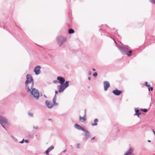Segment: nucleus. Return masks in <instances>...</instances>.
<instances>
[{
  "label": "nucleus",
  "mask_w": 155,
  "mask_h": 155,
  "mask_svg": "<svg viewBox=\"0 0 155 155\" xmlns=\"http://www.w3.org/2000/svg\"><path fill=\"white\" fill-rule=\"evenodd\" d=\"M26 78L25 84L27 92L30 93L34 97L38 99L39 96V93L37 90L33 88L34 81L32 76L28 74L27 75Z\"/></svg>",
  "instance_id": "nucleus-1"
},
{
  "label": "nucleus",
  "mask_w": 155,
  "mask_h": 155,
  "mask_svg": "<svg viewBox=\"0 0 155 155\" xmlns=\"http://www.w3.org/2000/svg\"><path fill=\"white\" fill-rule=\"evenodd\" d=\"M69 85V82L68 81H66L65 83L63 84H61L60 85H58V91L59 92H61Z\"/></svg>",
  "instance_id": "nucleus-2"
},
{
  "label": "nucleus",
  "mask_w": 155,
  "mask_h": 155,
  "mask_svg": "<svg viewBox=\"0 0 155 155\" xmlns=\"http://www.w3.org/2000/svg\"><path fill=\"white\" fill-rule=\"evenodd\" d=\"M67 38L65 37L60 36L57 38V41L59 45L61 46L67 40Z\"/></svg>",
  "instance_id": "nucleus-3"
},
{
  "label": "nucleus",
  "mask_w": 155,
  "mask_h": 155,
  "mask_svg": "<svg viewBox=\"0 0 155 155\" xmlns=\"http://www.w3.org/2000/svg\"><path fill=\"white\" fill-rule=\"evenodd\" d=\"M0 123L2 126L5 128V127L3 125V123H5L6 124H8L7 120L5 117L0 116Z\"/></svg>",
  "instance_id": "nucleus-4"
},
{
  "label": "nucleus",
  "mask_w": 155,
  "mask_h": 155,
  "mask_svg": "<svg viewBox=\"0 0 155 155\" xmlns=\"http://www.w3.org/2000/svg\"><path fill=\"white\" fill-rule=\"evenodd\" d=\"M75 127L78 130H81L84 131H85L86 132V133L85 134V136H88V135H89V132L87 131L84 130V128L81 127L80 126L78 125L77 124H75Z\"/></svg>",
  "instance_id": "nucleus-5"
},
{
  "label": "nucleus",
  "mask_w": 155,
  "mask_h": 155,
  "mask_svg": "<svg viewBox=\"0 0 155 155\" xmlns=\"http://www.w3.org/2000/svg\"><path fill=\"white\" fill-rule=\"evenodd\" d=\"M40 68L41 67L39 66H37L35 68L34 71L35 72L36 74L38 75L40 73Z\"/></svg>",
  "instance_id": "nucleus-6"
},
{
  "label": "nucleus",
  "mask_w": 155,
  "mask_h": 155,
  "mask_svg": "<svg viewBox=\"0 0 155 155\" xmlns=\"http://www.w3.org/2000/svg\"><path fill=\"white\" fill-rule=\"evenodd\" d=\"M104 90L106 91L107 90V89L110 87V84L107 81H105L104 82Z\"/></svg>",
  "instance_id": "nucleus-7"
},
{
  "label": "nucleus",
  "mask_w": 155,
  "mask_h": 155,
  "mask_svg": "<svg viewBox=\"0 0 155 155\" xmlns=\"http://www.w3.org/2000/svg\"><path fill=\"white\" fill-rule=\"evenodd\" d=\"M58 80L59 81L61 84H64L65 80L64 78L61 77H58L57 78Z\"/></svg>",
  "instance_id": "nucleus-8"
},
{
  "label": "nucleus",
  "mask_w": 155,
  "mask_h": 155,
  "mask_svg": "<svg viewBox=\"0 0 155 155\" xmlns=\"http://www.w3.org/2000/svg\"><path fill=\"white\" fill-rule=\"evenodd\" d=\"M112 92L115 95L118 96L121 93V91L117 89H115Z\"/></svg>",
  "instance_id": "nucleus-9"
},
{
  "label": "nucleus",
  "mask_w": 155,
  "mask_h": 155,
  "mask_svg": "<svg viewBox=\"0 0 155 155\" xmlns=\"http://www.w3.org/2000/svg\"><path fill=\"white\" fill-rule=\"evenodd\" d=\"M133 151V149L132 148H130L125 153L124 155H131Z\"/></svg>",
  "instance_id": "nucleus-10"
},
{
  "label": "nucleus",
  "mask_w": 155,
  "mask_h": 155,
  "mask_svg": "<svg viewBox=\"0 0 155 155\" xmlns=\"http://www.w3.org/2000/svg\"><path fill=\"white\" fill-rule=\"evenodd\" d=\"M45 103L47 106L49 108H51L53 106L52 104L49 101H46Z\"/></svg>",
  "instance_id": "nucleus-11"
},
{
  "label": "nucleus",
  "mask_w": 155,
  "mask_h": 155,
  "mask_svg": "<svg viewBox=\"0 0 155 155\" xmlns=\"http://www.w3.org/2000/svg\"><path fill=\"white\" fill-rule=\"evenodd\" d=\"M81 122H84L86 120V116H84L83 117L81 116L79 118Z\"/></svg>",
  "instance_id": "nucleus-12"
},
{
  "label": "nucleus",
  "mask_w": 155,
  "mask_h": 155,
  "mask_svg": "<svg viewBox=\"0 0 155 155\" xmlns=\"http://www.w3.org/2000/svg\"><path fill=\"white\" fill-rule=\"evenodd\" d=\"M98 121V120L97 119H95L94 121V123H92L91 125L92 126H96L97 125V123Z\"/></svg>",
  "instance_id": "nucleus-13"
},
{
  "label": "nucleus",
  "mask_w": 155,
  "mask_h": 155,
  "mask_svg": "<svg viewBox=\"0 0 155 155\" xmlns=\"http://www.w3.org/2000/svg\"><path fill=\"white\" fill-rule=\"evenodd\" d=\"M125 52V54L128 56L131 55L132 51L130 50H129L128 51H126Z\"/></svg>",
  "instance_id": "nucleus-14"
},
{
  "label": "nucleus",
  "mask_w": 155,
  "mask_h": 155,
  "mask_svg": "<svg viewBox=\"0 0 155 155\" xmlns=\"http://www.w3.org/2000/svg\"><path fill=\"white\" fill-rule=\"evenodd\" d=\"M74 32V31L72 29H70L68 30V33L70 34L73 33Z\"/></svg>",
  "instance_id": "nucleus-15"
},
{
  "label": "nucleus",
  "mask_w": 155,
  "mask_h": 155,
  "mask_svg": "<svg viewBox=\"0 0 155 155\" xmlns=\"http://www.w3.org/2000/svg\"><path fill=\"white\" fill-rule=\"evenodd\" d=\"M56 100V98H55V97H54L53 100L54 104L55 105H58V103L55 102Z\"/></svg>",
  "instance_id": "nucleus-16"
},
{
  "label": "nucleus",
  "mask_w": 155,
  "mask_h": 155,
  "mask_svg": "<svg viewBox=\"0 0 155 155\" xmlns=\"http://www.w3.org/2000/svg\"><path fill=\"white\" fill-rule=\"evenodd\" d=\"M54 147L53 146H51L50 147H49L47 150L50 152L53 149Z\"/></svg>",
  "instance_id": "nucleus-17"
},
{
  "label": "nucleus",
  "mask_w": 155,
  "mask_h": 155,
  "mask_svg": "<svg viewBox=\"0 0 155 155\" xmlns=\"http://www.w3.org/2000/svg\"><path fill=\"white\" fill-rule=\"evenodd\" d=\"M141 111H142L145 112H147V110L146 109H141Z\"/></svg>",
  "instance_id": "nucleus-18"
},
{
  "label": "nucleus",
  "mask_w": 155,
  "mask_h": 155,
  "mask_svg": "<svg viewBox=\"0 0 155 155\" xmlns=\"http://www.w3.org/2000/svg\"><path fill=\"white\" fill-rule=\"evenodd\" d=\"M49 151H48L47 150L45 152V153L47 155H49Z\"/></svg>",
  "instance_id": "nucleus-19"
},
{
  "label": "nucleus",
  "mask_w": 155,
  "mask_h": 155,
  "mask_svg": "<svg viewBox=\"0 0 155 155\" xmlns=\"http://www.w3.org/2000/svg\"><path fill=\"white\" fill-rule=\"evenodd\" d=\"M136 115L138 117H139V116L141 115V114L138 112L137 113H136Z\"/></svg>",
  "instance_id": "nucleus-20"
},
{
  "label": "nucleus",
  "mask_w": 155,
  "mask_h": 155,
  "mask_svg": "<svg viewBox=\"0 0 155 155\" xmlns=\"http://www.w3.org/2000/svg\"><path fill=\"white\" fill-rule=\"evenodd\" d=\"M145 85L147 87H149L150 86L149 84H148V83L147 82H145Z\"/></svg>",
  "instance_id": "nucleus-21"
},
{
  "label": "nucleus",
  "mask_w": 155,
  "mask_h": 155,
  "mask_svg": "<svg viewBox=\"0 0 155 155\" xmlns=\"http://www.w3.org/2000/svg\"><path fill=\"white\" fill-rule=\"evenodd\" d=\"M97 73H96V72H95V73H94L93 74V76H95V77L97 76Z\"/></svg>",
  "instance_id": "nucleus-22"
},
{
  "label": "nucleus",
  "mask_w": 155,
  "mask_h": 155,
  "mask_svg": "<svg viewBox=\"0 0 155 155\" xmlns=\"http://www.w3.org/2000/svg\"><path fill=\"white\" fill-rule=\"evenodd\" d=\"M28 114H29V115L30 116H33V114H32V113H29Z\"/></svg>",
  "instance_id": "nucleus-23"
},
{
  "label": "nucleus",
  "mask_w": 155,
  "mask_h": 155,
  "mask_svg": "<svg viewBox=\"0 0 155 155\" xmlns=\"http://www.w3.org/2000/svg\"><path fill=\"white\" fill-rule=\"evenodd\" d=\"M25 142L26 143H28V140H25Z\"/></svg>",
  "instance_id": "nucleus-24"
},
{
  "label": "nucleus",
  "mask_w": 155,
  "mask_h": 155,
  "mask_svg": "<svg viewBox=\"0 0 155 155\" xmlns=\"http://www.w3.org/2000/svg\"><path fill=\"white\" fill-rule=\"evenodd\" d=\"M79 146H80V144L78 143L77 144V146L78 148H79Z\"/></svg>",
  "instance_id": "nucleus-25"
},
{
  "label": "nucleus",
  "mask_w": 155,
  "mask_h": 155,
  "mask_svg": "<svg viewBox=\"0 0 155 155\" xmlns=\"http://www.w3.org/2000/svg\"><path fill=\"white\" fill-rule=\"evenodd\" d=\"M139 111V110H135V112H136V113H137Z\"/></svg>",
  "instance_id": "nucleus-26"
},
{
  "label": "nucleus",
  "mask_w": 155,
  "mask_h": 155,
  "mask_svg": "<svg viewBox=\"0 0 155 155\" xmlns=\"http://www.w3.org/2000/svg\"><path fill=\"white\" fill-rule=\"evenodd\" d=\"M23 142H24V139L22 141L20 142V143H23Z\"/></svg>",
  "instance_id": "nucleus-27"
},
{
  "label": "nucleus",
  "mask_w": 155,
  "mask_h": 155,
  "mask_svg": "<svg viewBox=\"0 0 155 155\" xmlns=\"http://www.w3.org/2000/svg\"><path fill=\"white\" fill-rule=\"evenodd\" d=\"M34 128L36 129L38 128V127L37 126H36L35 127H34Z\"/></svg>",
  "instance_id": "nucleus-28"
},
{
  "label": "nucleus",
  "mask_w": 155,
  "mask_h": 155,
  "mask_svg": "<svg viewBox=\"0 0 155 155\" xmlns=\"http://www.w3.org/2000/svg\"><path fill=\"white\" fill-rule=\"evenodd\" d=\"M152 131H153V133L154 134H155V131H154V130L153 129V130H152Z\"/></svg>",
  "instance_id": "nucleus-29"
},
{
  "label": "nucleus",
  "mask_w": 155,
  "mask_h": 155,
  "mask_svg": "<svg viewBox=\"0 0 155 155\" xmlns=\"http://www.w3.org/2000/svg\"><path fill=\"white\" fill-rule=\"evenodd\" d=\"M150 89L151 91H152L153 90V87H150Z\"/></svg>",
  "instance_id": "nucleus-30"
},
{
  "label": "nucleus",
  "mask_w": 155,
  "mask_h": 155,
  "mask_svg": "<svg viewBox=\"0 0 155 155\" xmlns=\"http://www.w3.org/2000/svg\"><path fill=\"white\" fill-rule=\"evenodd\" d=\"M55 95H56L58 94V91H55Z\"/></svg>",
  "instance_id": "nucleus-31"
},
{
  "label": "nucleus",
  "mask_w": 155,
  "mask_h": 155,
  "mask_svg": "<svg viewBox=\"0 0 155 155\" xmlns=\"http://www.w3.org/2000/svg\"><path fill=\"white\" fill-rule=\"evenodd\" d=\"M95 137H93L92 138L91 140H94L95 139Z\"/></svg>",
  "instance_id": "nucleus-32"
},
{
  "label": "nucleus",
  "mask_w": 155,
  "mask_h": 155,
  "mask_svg": "<svg viewBox=\"0 0 155 155\" xmlns=\"http://www.w3.org/2000/svg\"><path fill=\"white\" fill-rule=\"evenodd\" d=\"M57 82V81H54V83H56Z\"/></svg>",
  "instance_id": "nucleus-33"
},
{
  "label": "nucleus",
  "mask_w": 155,
  "mask_h": 155,
  "mask_svg": "<svg viewBox=\"0 0 155 155\" xmlns=\"http://www.w3.org/2000/svg\"><path fill=\"white\" fill-rule=\"evenodd\" d=\"M153 3L155 4V0H153Z\"/></svg>",
  "instance_id": "nucleus-34"
},
{
  "label": "nucleus",
  "mask_w": 155,
  "mask_h": 155,
  "mask_svg": "<svg viewBox=\"0 0 155 155\" xmlns=\"http://www.w3.org/2000/svg\"><path fill=\"white\" fill-rule=\"evenodd\" d=\"M92 70L94 71H95L96 70L94 68H93Z\"/></svg>",
  "instance_id": "nucleus-35"
},
{
  "label": "nucleus",
  "mask_w": 155,
  "mask_h": 155,
  "mask_svg": "<svg viewBox=\"0 0 155 155\" xmlns=\"http://www.w3.org/2000/svg\"><path fill=\"white\" fill-rule=\"evenodd\" d=\"M148 142H151L150 140H148Z\"/></svg>",
  "instance_id": "nucleus-36"
},
{
  "label": "nucleus",
  "mask_w": 155,
  "mask_h": 155,
  "mask_svg": "<svg viewBox=\"0 0 155 155\" xmlns=\"http://www.w3.org/2000/svg\"><path fill=\"white\" fill-rule=\"evenodd\" d=\"M88 79H89V80L90 79V77H89V78H88Z\"/></svg>",
  "instance_id": "nucleus-37"
},
{
  "label": "nucleus",
  "mask_w": 155,
  "mask_h": 155,
  "mask_svg": "<svg viewBox=\"0 0 155 155\" xmlns=\"http://www.w3.org/2000/svg\"><path fill=\"white\" fill-rule=\"evenodd\" d=\"M148 89H149V91H150V89L149 88Z\"/></svg>",
  "instance_id": "nucleus-38"
}]
</instances>
